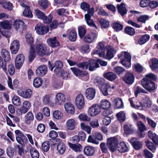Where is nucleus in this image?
<instances>
[{"mask_svg":"<svg viewBox=\"0 0 158 158\" xmlns=\"http://www.w3.org/2000/svg\"><path fill=\"white\" fill-rule=\"evenodd\" d=\"M94 83L99 87L103 86L101 91L104 95L107 96L109 94L108 92L111 90L110 85L108 83H105V80L103 78L98 77H96L94 80Z\"/></svg>","mask_w":158,"mask_h":158,"instance_id":"f257e3e1","label":"nucleus"},{"mask_svg":"<svg viewBox=\"0 0 158 158\" xmlns=\"http://www.w3.org/2000/svg\"><path fill=\"white\" fill-rule=\"evenodd\" d=\"M77 66L83 69H89L90 71H93L99 67V65L95 60H91L88 61L83 62L77 64Z\"/></svg>","mask_w":158,"mask_h":158,"instance_id":"f03ea898","label":"nucleus"},{"mask_svg":"<svg viewBox=\"0 0 158 158\" xmlns=\"http://www.w3.org/2000/svg\"><path fill=\"white\" fill-rule=\"evenodd\" d=\"M118 57L122 60L121 64L127 68H129L131 66V56L128 53L126 52H122L118 55Z\"/></svg>","mask_w":158,"mask_h":158,"instance_id":"7ed1b4c3","label":"nucleus"},{"mask_svg":"<svg viewBox=\"0 0 158 158\" xmlns=\"http://www.w3.org/2000/svg\"><path fill=\"white\" fill-rule=\"evenodd\" d=\"M35 48L36 52L40 56H43L50 52L48 51V48L46 45L43 43L37 44Z\"/></svg>","mask_w":158,"mask_h":158,"instance_id":"20e7f679","label":"nucleus"},{"mask_svg":"<svg viewBox=\"0 0 158 158\" xmlns=\"http://www.w3.org/2000/svg\"><path fill=\"white\" fill-rule=\"evenodd\" d=\"M118 144V140L115 137H110L107 140V145L111 152H113L116 150Z\"/></svg>","mask_w":158,"mask_h":158,"instance_id":"39448f33","label":"nucleus"},{"mask_svg":"<svg viewBox=\"0 0 158 158\" xmlns=\"http://www.w3.org/2000/svg\"><path fill=\"white\" fill-rule=\"evenodd\" d=\"M35 30L38 34L43 35L48 32L49 29L48 27L44 26L43 24L39 23L35 27Z\"/></svg>","mask_w":158,"mask_h":158,"instance_id":"423d86ee","label":"nucleus"},{"mask_svg":"<svg viewBox=\"0 0 158 158\" xmlns=\"http://www.w3.org/2000/svg\"><path fill=\"white\" fill-rule=\"evenodd\" d=\"M141 85L143 87L149 91L154 90L156 88L155 84L152 81L142 80Z\"/></svg>","mask_w":158,"mask_h":158,"instance_id":"0eeeda50","label":"nucleus"},{"mask_svg":"<svg viewBox=\"0 0 158 158\" xmlns=\"http://www.w3.org/2000/svg\"><path fill=\"white\" fill-rule=\"evenodd\" d=\"M24 23L20 19H17L13 23V27L16 31L20 33L22 32L25 28Z\"/></svg>","mask_w":158,"mask_h":158,"instance_id":"6e6552de","label":"nucleus"},{"mask_svg":"<svg viewBox=\"0 0 158 158\" xmlns=\"http://www.w3.org/2000/svg\"><path fill=\"white\" fill-rule=\"evenodd\" d=\"M105 47L102 43L99 42L97 46V49L94 51V54H97L100 57H103L105 53Z\"/></svg>","mask_w":158,"mask_h":158,"instance_id":"1a4fd4ad","label":"nucleus"},{"mask_svg":"<svg viewBox=\"0 0 158 158\" xmlns=\"http://www.w3.org/2000/svg\"><path fill=\"white\" fill-rule=\"evenodd\" d=\"M25 57L22 54L18 55L15 60V65L17 69H19L22 67L25 60Z\"/></svg>","mask_w":158,"mask_h":158,"instance_id":"9d476101","label":"nucleus"},{"mask_svg":"<svg viewBox=\"0 0 158 158\" xmlns=\"http://www.w3.org/2000/svg\"><path fill=\"white\" fill-rule=\"evenodd\" d=\"M75 103L77 107L79 109H82L85 105L84 98L83 95L78 94L76 97Z\"/></svg>","mask_w":158,"mask_h":158,"instance_id":"9b49d317","label":"nucleus"},{"mask_svg":"<svg viewBox=\"0 0 158 158\" xmlns=\"http://www.w3.org/2000/svg\"><path fill=\"white\" fill-rule=\"evenodd\" d=\"M107 52L106 55L104 54V56L103 57L110 60L114 56V55L116 53V51L114 50L113 47L111 46H109L106 48Z\"/></svg>","mask_w":158,"mask_h":158,"instance_id":"f8f14e48","label":"nucleus"},{"mask_svg":"<svg viewBox=\"0 0 158 158\" xmlns=\"http://www.w3.org/2000/svg\"><path fill=\"white\" fill-rule=\"evenodd\" d=\"M100 107L96 105L91 106L88 110V114L90 116H94L98 115L100 112Z\"/></svg>","mask_w":158,"mask_h":158,"instance_id":"ddd939ff","label":"nucleus"},{"mask_svg":"<svg viewBox=\"0 0 158 158\" xmlns=\"http://www.w3.org/2000/svg\"><path fill=\"white\" fill-rule=\"evenodd\" d=\"M97 37V34L94 33L86 34L84 37V41L86 43H91L94 41Z\"/></svg>","mask_w":158,"mask_h":158,"instance_id":"4468645a","label":"nucleus"},{"mask_svg":"<svg viewBox=\"0 0 158 158\" xmlns=\"http://www.w3.org/2000/svg\"><path fill=\"white\" fill-rule=\"evenodd\" d=\"M63 66V63L60 60L56 61L54 64V67L55 68L54 70V72L57 74H60L63 77L64 75L63 74L62 71Z\"/></svg>","mask_w":158,"mask_h":158,"instance_id":"2eb2a0df","label":"nucleus"},{"mask_svg":"<svg viewBox=\"0 0 158 158\" xmlns=\"http://www.w3.org/2000/svg\"><path fill=\"white\" fill-rule=\"evenodd\" d=\"M135 77L131 73L128 72L125 74L123 77L124 81L128 84H131L134 82Z\"/></svg>","mask_w":158,"mask_h":158,"instance_id":"dca6fc26","label":"nucleus"},{"mask_svg":"<svg viewBox=\"0 0 158 158\" xmlns=\"http://www.w3.org/2000/svg\"><path fill=\"white\" fill-rule=\"evenodd\" d=\"M18 94L19 96L25 98H28L32 95V91L31 89H27L24 91L21 90L17 91Z\"/></svg>","mask_w":158,"mask_h":158,"instance_id":"f3484780","label":"nucleus"},{"mask_svg":"<svg viewBox=\"0 0 158 158\" xmlns=\"http://www.w3.org/2000/svg\"><path fill=\"white\" fill-rule=\"evenodd\" d=\"M95 94L96 91L95 89L89 88L86 90L85 95L87 99L91 100L95 97Z\"/></svg>","mask_w":158,"mask_h":158,"instance_id":"a211bd4d","label":"nucleus"},{"mask_svg":"<svg viewBox=\"0 0 158 158\" xmlns=\"http://www.w3.org/2000/svg\"><path fill=\"white\" fill-rule=\"evenodd\" d=\"M19 48V43L17 40L13 41L10 47L11 52L13 54H16L18 52Z\"/></svg>","mask_w":158,"mask_h":158,"instance_id":"6ab92c4d","label":"nucleus"},{"mask_svg":"<svg viewBox=\"0 0 158 158\" xmlns=\"http://www.w3.org/2000/svg\"><path fill=\"white\" fill-rule=\"evenodd\" d=\"M65 100V97L64 94L58 93L55 96V102L56 104L61 105L64 103Z\"/></svg>","mask_w":158,"mask_h":158,"instance_id":"aec40b11","label":"nucleus"},{"mask_svg":"<svg viewBox=\"0 0 158 158\" xmlns=\"http://www.w3.org/2000/svg\"><path fill=\"white\" fill-rule=\"evenodd\" d=\"M47 71V67L46 66L42 65L36 69V73L37 76L42 77L46 73Z\"/></svg>","mask_w":158,"mask_h":158,"instance_id":"412c9836","label":"nucleus"},{"mask_svg":"<svg viewBox=\"0 0 158 158\" xmlns=\"http://www.w3.org/2000/svg\"><path fill=\"white\" fill-rule=\"evenodd\" d=\"M130 143L136 150H139L141 148L142 144L135 138H133L130 140Z\"/></svg>","mask_w":158,"mask_h":158,"instance_id":"4be33fe9","label":"nucleus"},{"mask_svg":"<svg viewBox=\"0 0 158 158\" xmlns=\"http://www.w3.org/2000/svg\"><path fill=\"white\" fill-rule=\"evenodd\" d=\"M47 42L50 46L52 48H55L59 45V43L56 40V37H54L53 38H50L47 40Z\"/></svg>","mask_w":158,"mask_h":158,"instance_id":"5701e85b","label":"nucleus"},{"mask_svg":"<svg viewBox=\"0 0 158 158\" xmlns=\"http://www.w3.org/2000/svg\"><path fill=\"white\" fill-rule=\"evenodd\" d=\"M77 124L73 119H70L68 120L66 123V126L67 129L72 130L75 129Z\"/></svg>","mask_w":158,"mask_h":158,"instance_id":"b1692460","label":"nucleus"},{"mask_svg":"<svg viewBox=\"0 0 158 158\" xmlns=\"http://www.w3.org/2000/svg\"><path fill=\"white\" fill-rule=\"evenodd\" d=\"M68 37L71 41L74 42L76 41L77 37V34L74 30H68L67 31Z\"/></svg>","mask_w":158,"mask_h":158,"instance_id":"393cba45","label":"nucleus"},{"mask_svg":"<svg viewBox=\"0 0 158 158\" xmlns=\"http://www.w3.org/2000/svg\"><path fill=\"white\" fill-rule=\"evenodd\" d=\"M64 107L66 111L68 113L73 114L75 112V109L73 105L70 102L65 103Z\"/></svg>","mask_w":158,"mask_h":158,"instance_id":"a878e982","label":"nucleus"},{"mask_svg":"<svg viewBox=\"0 0 158 158\" xmlns=\"http://www.w3.org/2000/svg\"><path fill=\"white\" fill-rule=\"evenodd\" d=\"M84 152L87 156H92L94 155L95 149L94 147L91 146H87L84 149Z\"/></svg>","mask_w":158,"mask_h":158,"instance_id":"bb28decb","label":"nucleus"},{"mask_svg":"<svg viewBox=\"0 0 158 158\" xmlns=\"http://www.w3.org/2000/svg\"><path fill=\"white\" fill-rule=\"evenodd\" d=\"M70 69L76 76L83 77L86 74V72L81 71L76 67L71 68Z\"/></svg>","mask_w":158,"mask_h":158,"instance_id":"cd10ccee","label":"nucleus"},{"mask_svg":"<svg viewBox=\"0 0 158 158\" xmlns=\"http://www.w3.org/2000/svg\"><path fill=\"white\" fill-rule=\"evenodd\" d=\"M116 149H117L119 152H124L127 151L128 148L124 142H122L118 144Z\"/></svg>","mask_w":158,"mask_h":158,"instance_id":"c85d7f7f","label":"nucleus"},{"mask_svg":"<svg viewBox=\"0 0 158 158\" xmlns=\"http://www.w3.org/2000/svg\"><path fill=\"white\" fill-rule=\"evenodd\" d=\"M34 119V115L31 112H28L25 115L24 121L27 124H29Z\"/></svg>","mask_w":158,"mask_h":158,"instance_id":"c756f323","label":"nucleus"},{"mask_svg":"<svg viewBox=\"0 0 158 158\" xmlns=\"http://www.w3.org/2000/svg\"><path fill=\"white\" fill-rule=\"evenodd\" d=\"M104 77L110 81L115 80L117 78L116 75L112 72H109L103 74Z\"/></svg>","mask_w":158,"mask_h":158,"instance_id":"7c9ffc66","label":"nucleus"},{"mask_svg":"<svg viewBox=\"0 0 158 158\" xmlns=\"http://www.w3.org/2000/svg\"><path fill=\"white\" fill-rule=\"evenodd\" d=\"M117 8L118 11L122 16H124L127 13V9L125 4L123 3H122L120 5H118Z\"/></svg>","mask_w":158,"mask_h":158,"instance_id":"2f4dec72","label":"nucleus"},{"mask_svg":"<svg viewBox=\"0 0 158 158\" xmlns=\"http://www.w3.org/2000/svg\"><path fill=\"white\" fill-rule=\"evenodd\" d=\"M148 136L155 144H158V135L155 133L149 131L148 132Z\"/></svg>","mask_w":158,"mask_h":158,"instance_id":"473e14b6","label":"nucleus"},{"mask_svg":"<svg viewBox=\"0 0 158 158\" xmlns=\"http://www.w3.org/2000/svg\"><path fill=\"white\" fill-rule=\"evenodd\" d=\"M69 147L75 152H81L82 149V146L79 144H75L70 143H68Z\"/></svg>","mask_w":158,"mask_h":158,"instance_id":"72a5a7b5","label":"nucleus"},{"mask_svg":"<svg viewBox=\"0 0 158 158\" xmlns=\"http://www.w3.org/2000/svg\"><path fill=\"white\" fill-rule=\"evenodd\" d=\"M35 48L34 47H31L29 49L28 55V61L31 62L35 56Z\"/></svg>","mask_w":158,"mask_h":158,"instance_id":"f704fd0d","label":"nucleus"},{"mask_svg":"<svg viewBox=\"0 0 158 158\" xmlns=\"http://www.w3.org/2000/svg\"><path fill=\"white\" fill-rule=\"evenodd\" d=\"M2 57L5 58V61H9L10 59V56L8 50L5 49H2L1 52Z\"/></svg>","mask_w":158,"mask_h":158,"instance_id":"c9c22d12","label":"nucleus"},{"mask_svg":"<svg viewBox=\"0 0 158 158\" xmlns=\"http://www.w3.org/2000/svg\"><path fill=\"white\" fill-rule=\"evenodd\" d=\"M110 102L105 99H103L100 102L101 107L103 109H109L110 107Z\"/></svg>","mask_w":158,"mask_h":158,"instance_id":"e433bc0d","label":"nucleus"},{"mask_svg":"<svg viewBox=\"0 0 158 158\" xmlns=\"http://www.w3.org/2000/svg\"><path fill=\"white\" fill-rule=\"evenodd\" d=\"M57 150L60 154H63L65 150V144L62 142L59 143L57 145Z\"/></svg>","mask_w":158,"mask_h":158,"instance_id":"4c0bfd02","label":"nucleus"},{"mask_svg":"<svg viewBox=\"0 0 158 158\" xmlns=\"http://www.w3.org/2000/svg\"><path fill=\"white\" fill-rule=\"evenodd\" d=\"M42 83V79L39 77H36L33 81V85L35 88H39L41 86Z\"/></svg>","mask_w":158,"mask_h":158,"instance_id":"58836bf2","label":"nucleus"},{"mask_svg":"<svg viewBox=\"0 0 158 158\" xmlns=\"http://www.w3.org/2000/svg\"><path fill=\"white\" fill-rule=\"evenodd\" d=\"M123 127L125 132L127 134H130L134 130L132 127V125L129 123L125 124Z\"/></svg>","mask_w":158,"mask_h":158,"instance_id":"ea45409f","label":"nucleus"},{"mask_svg":"<svg viewBox=\"0 0 158 158\" xmlns=\"http://www.w3.org/2000/svg\"><path fill=\"white\" fill-rule=\"evenodd\" d=\"M113 102L114 104H115V108L117 109L122 108L123 106V102L121 98H116L114 100Z\"/></svg>","mask_w":158,"mask_h":158,"instance_id":"a19ab883","label":"nucleus"},{"mask_svg":"<svg viewBox=\"0 0 158 158\" xmlns=\"http://www.w3.org/2000/svg\"><path fill=\"white\" fill-rule=\"evenodd\" d=\"M43 103L45 105H50L51 103V100L50 96L46 95L42 98Z\"/></svg>","mask_w":158,"mask_h":158,"instance_id":"79ce46f5","label":"nucleus"},{"mask_svg":"<svg viewBox=\"0 0 158 158\" xmlns=\"http://www.w3.org/2000/svg\"><path fill=\"white\" fill-rule=\"evenodd\" d=\"M143 107L149 108L151 106V102L150 98L148 96H145L143 99Z\"/></svg>","mask_w":158,"mask_h":158,"instance_id":"37998d69","label":"nucleus"},{"mask_svg":"<svg viewBox=\"0 0 158 158\" xmlns=\"http://www.w3.org/2000/svg\"><path fill=\"white\" fill-rule=\"evenodd\" d=\"M23 14L24 16L29 18H31L33 16L29 6H27L25 8L23 11Z\"/></svg>","mask_w":158,"mask_h":158,"instance_id":"c03bdc74","label":"nucleus"},{"mask_svg":"<svg viewBox=\"0 0 158 158\" xmlns=\"http://www.w3.org/2000/svg\"><path fill=\"white\" fill-rule=\"evenodd\" d=\"M150 37L148 35L146 34L141 37L138 40L139 43L142 45L146 42L149 39Z\"/></svg>","mask_w":158,"mask_h":158,"instance_id":"a18cd8bd","label":"nucleus"},{"mask_svg":"<svg viewBox=\"0 0 158 158\" xmlns=\"http://www.w3.org/2000/svg\"><path fill=\"white\" fill-rule=\"evenodd\" d=\"M31 156L32 158H38L39 154L38 151L34 148H31L30 149Z\"/></svg>","mask_w":158,"mask_h":158,"instance_id":"49530a36","label":"nucleus"},{"mask_svg":"<svg viewBox=\"0 0 158 158\" xmlns=\"http://www.w3.org/2000/svg\"><path fill=\"white\" fill-rule=\"evenodd\" d=\"M99 22L102 28H106L109 26V22L105 19H100Z\"/></svg>","mask_w":158,"mask_h":158,"instance_id":"de8ad7c7","label":"nucleus"},{"mask_svg":"<svg viewBox=\"0 0 158 158\" xmlns=\"http://www.w3.org/2000/svg\"><path fill=\"white\" fill-rule=\"evenodd\" d=\"M116 116L120 122L124 121L126 119L125 114L123 111H120L116 114Z\"/></svg>","mask_w":158,"mask_h":158,"instance_id":"09e8293b","label":"nucleus"},{"mask_svg":"<svg viewBox=\"0 0 158 158\" xmlns=\"http://www.w3.org/2000/svg\"><path fill=\"white\" fill-rule=\"evenodd\" d=\"M152 65L150 66L151 69L153 70H156L158 68V61L156 58L152 59Z\"/></svg>","mask_w":158,"mask_h":158,"instance_id":"8fccbe9b","label":"nucleus"},{"mask_svg":"<svg viewBox=\"0 0 158 158\" xmlns=\"http://www.w3.org/2000/svg\"><path fill=\"white\" fill-rule=\"evenodd\" d=\"M124 31L126 34L131 36L134 35L135 33L134 29L130 27H126Z\"/></svg>","mask_w":158,"mask_h":158,"instance_id":"3c124183","label":"nucleus"},{"mask_svg":"<svg viewBox=\"0 0 158 158\" xmlns=\"http://www.w3.org/2000/svg\"><path fill=\"white\" fill-rule=\"evenodd\" d=\"M136 124L140 131H143L146 130V126L142 121H138L137 122Z\"/></svg>","mask_w":158,"mask_h":158,"instance_id":"603ef678","label":"nucleus"},{"mask_svg":"<svg viewBox=\"0 0 158 158\" xmlns=\"http://www.w3.org/2000/svg\"><path fill=\"white\" fill-rule=\"evenodd\" d=\"M53 116L55 119H59L62 118L63 114L60 111L56 110L53 112Z\"/></svg>","mask_w":158,"mask_h":158,"instance_id":"864d4df0","label":"nucleus"},{"mask_svg":"<svg viewBox=\"0 0 158 158\" xmlns=\"http://www.w3.org/2000/svg\"><path fill=\"white\" fill-rule=\"evenodd\" d=\"M2 28L4 29H9L11 28L10 22L7 20L1 22Z\"/></svg>","mask_w":158,"mask_h":158,"instance_id":"5fc2aeb1","label":"nucleus"},{"mask_svg":"<svg viewBox=\"0 0 158 158\" xmlns=\"http://www.w3.org/2000/svg\"><path fill=\"white\" fill-rule=\"evenodd\" d=\"M78 32L80 37L82 38L86 33V31L84 27L80 26L78 27Z\"/></svg>","mask_w":158,"mask_h":158,"instance_id":"6e6d98bb","label":"nucleus"},{"mask_svg":"<svg viewBox=\"0 0 158 158\" xmlns=\"http://www.w3.org/2000/svg\"><path fill=\"white\" fill-rule=\"evenodd\" d=\"M146 146L148 148L153 152H155L156 147L152 142H148L146 143Z\"/></svg>","mask_w":158,"mask_h":158,"instance_id":"4d7b16f0","label":"nucleus"},{"mask_svg":"<svg viewBox=\"0 0 158 158\" xmlns=\"http://www.w3.org/2000/svg\"><path fill=\"white\" fill-rule=\"evenodd\" d=\"M12 101L13 103L16 106H19L21 103L20 98L17 96L13 97Z\"/></svg>","mask_w":158,"mask_h":158,"instance_id":"13d9d810","label":"nucleus"},{"mask_svg":"<svg viewBox=\"0 0 158 158\" xmlns=\"http://www.w3.org/2000/svg\"><path fill=\"white\" fill-rule=\"evenodd\" d=\"M25 37L27 43L30 45V47H33L32 44L33 42V40L31 35L30 34H28L26 35Z\"/></svg>","mask_w":158,"mask_h":158,"instance_id":"bf43d9fd","label":"nucleus"},{"mask_svg":"<svg viewBox=\"0 0 158 158\" xmlns=\"http://www.w3.org/2000/svg\"><path fill=\"white\" fill-rule=\"evenodd\" d=\"M156 79V77L152 73H149L147 74L145 77L142 80H145L149 81H152L151 80H155Z\"/></svg>","mask_w":158,"mask_h":158,"instance_id":"052dcab7","label":"nucleus"},{"mask_svg":"<svg viewBox=\"0 0 158 158\" xmlns=\"http://www.w3.org/2000/svg\"><path fill=\"white\" fill-rule=\"evenodd\" d=\"M112 27L114 30L117 31L122 30L123 28L122 25L117 23H113L112 25Z\"/></svg>","mask_w":158,"mask_h":158,"instance_id":"680f3d73","label":"nucleus"},{"mask_svg":"<svg viewBox=\"0 0 158 158\" xmlns=\"http://www.w3.org/2000/svg\"><path fill=\"white\" fill-rule=\"evenodd\" d=\"M39 3L44 9H46L48 5V2L46 0H39Z\"/></svg>","mask_w":158,"mask_h":158,"instance_id":"e2e57ef3","label":"nucleus"},{"mask_svg":"<svg viewBox=\"0 0 158 158\" xmlns=\"http://www.w3.org/2000/svg\"><path fill=\"white\" fill-rule=\"evenodd\" d=\"M50 146L47 142H44L42 144L41 149L44 152H47L49 149Z\"/></svg>","mask_w":158,"mask_h":158,"instance_id":"0e129e2a","label":"nucleus"},{"mask_svg":"<svg viewBox=\"0 0 158 158\" xmlns=\"http://www.w3.org/2000/svg\"><path fill=\"white\" fill-rule=\"evenodd\" d=\"M125 70V69L120 66L116 67L114 69V71L118 75H120L123 73Z\"/></svg>","mask_w":158,"mask_h":158,"instance_id":"69168bd1","label":"nucleus"},{"mask_svg":"<svg viewBox=\"0 0 158 158\" xmlns=\"http://www.w3.org/2000/svg\"><path fill=\"white\" fill-rule=\"evenodd\" d=\"M35 12L37 17L41 19H42L45 15L39 10L36 9L35 10Z\"/></svg>","mask_w":158,"mask_h":158,"instance_id":"338daca9","label":"nucleus"},{"mask_svg":"<svg viewBox=\"0 0 158 158\" xmlns=\"http://www.w3.org/2000/svg\"><path fill=\"white\" fill-rule=\"evenodd\" d=\"M102 122L103 125L107 126L110 123L111 118L110 117H106L103 118Z\"/></svg>","mask_w":158,"mask_h":158,"instance_id":"774afa93","label":"nucleus"}]
</instances>
